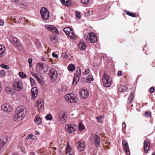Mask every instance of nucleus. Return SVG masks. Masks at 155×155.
Here are the masks:
<instances>
[{
    "mask_svg": "<svg viewBox=\"0 0 155 155\" xmlns=\"http://www.w3.org/2000/svg\"><path fill=\"white\" fill-rule=\"evenodd\" d=\"M25 109L24 107L23 106H20L17 108L13 117L14 121H18L24 117L25 116Z\"/></svg>",
    "mask_w": 155,
    "mask_h": 155,
    "instance_id": "f257e3e1",
    "label": "nucleus"
},
{
    "mask_svg": "<svg viewBox=\"0 0 155 155\" xmlns=\"http://www.w3.org/2000/svg\"><path fill=\"white\" fill-rule=\"evenodd\" d=\"M84 37L88 42H90L91 43H96L97 41L96 36L93 32L88 33V35H84Z\"/></svg>",
    "mask_w": 155,
    "mask_h": 155,
    "instance_id": "f03ea898",
    "label": "nucleus"
},
{
    "mask_svg": "<svg viewBox=\"0 0 155 155\" xmlns=\"http://www.w3.org/2000/svg\"><path fill=\"white\" fill-rule=\"evenodd\" d=\"M65 98L66 101L68 103H76L78 100L77 95L76 94L72 93L66 95Z\"/></svg>",
    "mask_w": 155,
    "mask_h": 155,
    "instance_id": "7ed1b4c3",
    "label": "nucleus"
},
{
    "mask_svg": "<svg viewBox=\"0 0 155 155\" xmlns=\"http://www.w3.org/2000/svg\"><path fill=\"white\" fill-rule=\"evenodd\" d=\"M36 70L39 73H44L48 71V67L46 64L39 63L37 64Z\"/></svg>",
    "mask_w": 155,
    "mask_h": 155,
    "instance_id": "20e7f679",
    "label": "nucleus"
},
{
    "mask_svg": "<svg viewBox=\"0 0 155 155\" xmlns=\"http://www.w3.org/2000/svg\"><path fill=\"white\" fill-rule=\"evenodd\" d=\"M102 81L103 85L105 87H108L111 84V79L108 74L105 72L103 76Z\"/></svg>",
    "mask_w": 155,
    "mask_h": 155,
    "instance_id": "39448f33",
    "label": "nucleus"
},
{
    "mask_svg": "<svg viewBox=\"0 0 155 155\" xmlns=\"http://www.w3.org/2000/svg\"><path fill=\"white\" fill-rule=\"evenodd\" d=\"M12 84L13 88L16 91H20L23 88L22 82L19 79H16L14 81Z\"/></svg>",
    "mask_w": 155,
    "mask_h": 155,
    "instance_id": "423d86ee",
    "label": "nucleus"
},
{
    "mask_svg": "<svg viewBox=\"0 0 155 155\" xmlns=\"http://www.w3.org/2000/svg\"><path fill=\"white\" fill-rule=\"evenodd\" d=\"M66 130L69 134H72L76 131L77 126L74 124H67L65 126Z\"/></svg>",
    "mask_w": 155,
    "mask_h": 155,
    "instance_id": "0eeeda50",
    "label": "nucleus"
},
{
    "mask_svg": "<svg viewBox=\"0 0 155 155\" xmlns=\"http://www.w3.org/2000/svg\"><path fill=\"white\" fill-rule=\"evenodd\" d=\"M40 13L42 18L45 20H47L49 17V13L46 8L43 7L40 10Z\"/></svg>",
    "mask_w": 155,
    "mask_h": 155,
    "instance_id": "6e6552de",
    "label": "nucleus"
},
{
    "mask_svg": "<svg viewBox=\"0 0 155 155\" xmlns=\"http://www.w3.org/2000/svg\"><path fill=\"white\" fill-rule=\"evenodd\" d=\"M48 75L51 81L54 82L57 79L58 74L56 70L54 69H52L49 71Z\"/></svg>",
    "mask_w": 155,
    "mask_h": 155,
    "instance_id": "1a4fd4ad",
    "label": "nucleus"
},
{
    "mask_svg": "<svg viewBox=\"0 0 155 155\" xmlns=\"http://www.w3.org/2000/svg\"><path fill=\"white\" fill-rule=\"evenodd\" d=\"M59 121L61 123H65L67 120V115L64 110H61L59 113L58 117Z\"/></svg>",
    "mask_w": 155,
    "mask_h": 155,
    "instance_id": "9d476101",
    "label": "nucleus"
},
{
    "mask_svg": "<svg viewBox=\"0 0 155 155\" xmlns=\"http://www.w3.org/2000/svg\"><path fill=\"white\" fill-rule=\"evenodd\" d=\"M8 138L6 136H3L0 139V153L2 152L4 150V146L7 142Z\"/></svg>",
    "mask_w": 155,
    "mask_h": 155,
    "instance_id": "9b49d317",
    "label": "nucleus"
},
{
    "mask_svg": "<svg viewBox=\"0 0 155 155\" xmlns=\"http://www.w3.org/2000/svg\"><path fill=\"white\" fill-rule=\"evenodd\" d=\"M150 144V140L147 138L145 140L143 143V148L144 151L146 153H148L149 149Z\"/></svg>",
    "mask_w": 155,
    "mask_h": 155,
    "instance_id": "f8f14e48",
    "label": "nucleus"
},
{
    "mask_svg": "<svg viewBox=\"0 0 155 155\" xmlns=\"http://www.w3.org/2000/svg\"><path fill=\"white\" fill-rule=\"evenodd\" d=\"M2 108L3 110L7 112H10L12 111V107L8 104H5L2 105Z\"/></svg>",
    "mask_w": 155,
    "mask_h": 155,
    "instance_id": "ddd939ff",
    "label": "nucleus"
},
{
    "mask_svg": "<svg viewBox=\"0 0 155 155\" xmlns=\"http://www.w3.org/2000/svg\"><path fill=\"white\" fill-rule=\"evenodd\" d=\"M122 145L123 149L125 151L127 155H129L130 152L127 142L125 140H123L122 141Z\"/></svg>",
    "mask_w": 155,
    "mask_h": 155,
    "instance_id": "4468645a",
    "label": "nucleus"
},
{
    "mask_svg": "<svg viewBox=\"0 0 155 155\" xmlns=\"http://www.w3.org/2000/svg\"><path fill=\"white\" fill-rule=\"evenodd\" d=\"M89 94L88 91L86 89L81 90L80 92V96L83 99L87 98L88 97Z\"/></svg>",
    "mask_w": 155,
    "mask_h": 155,
    "instance_id": "2eb2a0df",
    "label": "nucleus"
},
{
    "mask_svg": "<svg viewBox=\"0 0 155 155\" xmlns=\"http://www.w3.org/2000/svg\"><path fill=\"white\" fill-rule=\"evenodd\" d=\"M32 97L31 99L34 100L38 96V90L36 87H34L31 90Z\"/></svg>",
    "mask_w": 155,
    "mask_h": 155,
    "instance_id": "dca6fc26",
    "label": "nucleus"
},
{
    "mask_svg": "<svg viewBox=\"0 0 155 155\" xmlns=\"http://www.w3.org/2000/svg\"><path fill=\"white\" fill-rule=\"evenodd\" d=\"M77 144L78 145V148L80 150L82 151L84 150L85 145L84 141H81L78 142Z\"/></svg>",
    "mask_w": 155,
    "mask_h": 155,
    "instance_id": "f3484780",
    "label": "nucleus"
},
{
    "mask_svg": "<svg viewBox=\"0 0 155 155\" xmlns=\"http://www.w3.org/2000/svg\"><path fill=\"white\" fill-rule=\"evenodd\" d=\"M44 103L43 101L41 100H38L37 101L36 106L38 109L42 110L44 107Z\"/></svg>",
    "mask_w": 155,
    "mask_h": 155,
    "instance_id": "a211bd4d",
    "label": "nucleus"
},
{
    "mask_svg": "<svg viewBox=\"0 0 155 155\" xmlns=\"http://www.w3.org/2000/svg\"><path fill=\"white\" fill-rule=\"evenodd\" d=\"M74 78H76L79 80L81 75V70L79 67L77 68V70L74 73Z\"/></svg>",
    "mask_w": 155,
    "mask_h": 155,
    "instance_id": "6ab92c4d",
    "label": "nucleus"
},
{
    "mask_svg": "<svg viewBox=\"0 0 155 155\" xmlns=\"http://www.w3.org/2000/svg\"><path fill=\"white\" fill-rule=\"evenodd\" d=\"M97 134V133L95 134L94 139L96 146L97 147H99L100 144V137Z\"/></svg>",
    "mask_w": 155,
    "mask_h": 155,
    "instance_id": "aec40b11",
    "label": "nucleus"
},
{
    "mask_svg": "<svg viewBox=\"0 0 155 155\" xmlns=\"http://www.w3.org/2000/svg\"><path fill=\"white\" fill-rule=\"evenodd\" d=\"M9 39L14 46L16 47L17 46L18 41L16 38L11 36L9 37Z\"/></svg>",
    "mask_w": 155,
    "mask_h": 155,
    "instance_id": "412c9836",
    "label": "nucleus"
},
{
    "mask_svg": "<svg viewBox=\"0 0 155 155\" xmlns=\"http://www.w3.org/2000/svg\"><path fill=\"white\" fill-rule=\"evenodd\" d=\"M128 87V85H127L126 86H120L119 88V91L120 92H124L128 91L130 89V88L129 89Z\"/></svg>",
    "mask_w": 155,
    "mask_h": 155,
    "instance_id": "4be33fe9",
    "label": "nucleus"
},
{
    "mask_svg": "<svg viewBox=\"0 0 155 155\" xmlns=\"http://www.w3.org/2000/svg\"><path fill=\"white\" fill-rule=\"evenodd\" d=\"M5 50V48L3 45H0V58L3 57Z\"/></svg>",
    "mask_w": 155,
    "mask_h": 155,
    "instance_id": "5701e85b",
    "label": "nucleus"
},
{
    "mask_svg": "<svg viewBox=\"0 0 155 155\" xmlns=\"http://www.w3.org/2000/svg\"><path fill=\"white\" fill-rule=\"evenodd\" d=\"M134 93L133 92H132L130 93V95L128 98L127 103L128 104H130L133 101L134 97Z\"/></svg>",
    "mask_w": 155,
    "mask_h": 155,
    "instance_id": "b1692460",
    "label": "nucleus"
},
{
    "mask_svg": "<svg viewBox=\"0 0 155 155\" xmlns=\"http://www.w3.org/2000/svg\"><path fill=\"white\" fill-rule=\"evenodd\" d=\"M50 41L53 43H56L58 41V38L56 35H53L51 36Z\"/></svg>",
    "mask_w": 155,
    "mask_h": 155,
    "instance_id": "393cba45",
    "label": "nucleus"
},
{
    "mask_svg": "<svg viewBox=\"0 0 155 155\" xmlns=\"http://www.w3.org/2000/svg\"><path fill=\"white\" fill-rule=\"evenodd\" d=\"M61 3L65 6L69 7L71 6V1L69 0H60Z\"/></svg>",
    "mask_w": 155,
    "mask_h": 155,
    "instance_id": "a878e982",
    "label": "nucleus"
},
{
    "mask_svg": "<svg viewBox=\"0 0 155 155\" xmlns=\"http://www.w3.org/2000/svg\"><path fill=\"white\" fill-rule=\"evenodd\" d=\"M35 122L36 124H40L41 123V119L40 117L36 116L35 118Z\"/></svg>",
    "mask_w": 155,
    "mask_h": 155,
    "instance_id": "bb28decb",
    "label": "nucleus"
},
{
    "mask_svg": "<svg viewBox=\"0 0 155 155\" xmlns=\"http://www.w3.org/2000/svg\"><path fill=\"white\" fill-rule=\"evenodd\" d=\"M45 28L48 30L51 31V32L53 31L54 28V27L50 25H47L45 26Z\"/></svg>",
    "mask_w": 155,
    "mask_h": 155,
    "instance_id": "cd10ccee",
    "label": "nucleus"
},
{
    "mask_svg": "<svg viewBox=\"0 0 155 155\" xmlns=\"http://www.w3.org/2000/svg\"><path fill=\"white\" fill-rule=\"evenodd\" d=\"M6 92L10 94H14L13 91L12 89L9 87H7L5 88Z\"/></svg>",
    "mask_w": 155,
    "mask_h": 155,
    "instance_id": "c85d7f7f",
    "label": "nucleus"
},
{
    "mask_svg": "<svg viewBox=\"0 0 155 155\" xmlns=\"http://www.w3.org/2000/svg\"><path fill=\"white\" fill-rule=\"evenodd\" d=\"M67 35H68L69 36L71 39H74L75 38L74 33L72 30Z\"/></svg>",
    "mask_w": 155,
    "mask_h": 155,
    "instance_id": "c756f323",
    "label": "nucleus"
},
{
    "mask_svg": "<svg viewBox=\"0 0 155 155\" xmlns=\"http://www.w3.org/2000/svg\"><path fill=\"white\" fill-rule=\"evenodd\" d=\"M93 80V77L91 75H89L87 77L86 81L87 83H89L91 82Z\"/></svg>",
    "mask_w": 155,
    "mask_h": 155,
    "instance_id": "7c9ffc66",
    "label": "nucleus"
},
{
    "mask_svg": "<svg viewBox=\"0 0 155 155\" xmlns=\"http://www.w3.org/2000/svg\"><path fill=\"white\" fill-rule=\"evenodd\" d=\"M72 30V29L69 27L65 28H64L63 30V31L67 35L69 34Z\"/></svg>",
    "mask_w": 155,
    "mask_h": 155,
    "instance_id": "2f4dec72",
    "label": "nucleus"
},
{
    "mask_svg": "<svg viewBox=\"0 0 155 155\" xmlns=\"http://www.w3.org/2000/svg\"><path fill=\"white\" fill-rule=\"evenodd\" d=\"M79 47L81 50H84L86 48V45L83 43H80L79 45Z\"/></svg>",
    "mask_w": 155,
    "mask_h": 155,
    "instance_id": "473e14b6",
    "label": "nucleus"
},
{
    "mask_svg": "<svg viewBox=\"0 0 155 155\" xmlns=\"http://www.w3.org/2000/svg\"><path fill=\"white\" fill-rule=\"evenodd\" d=\"M71 148L70 145L69 144L68 142L66 150V153L67 154L69 153L71 151Z\"/></svg>",
    "mask_w": 155,
    "mask_h": 155,
    "instance_id": "72a5a7b5",
    "label": "nucleus"
},
{
    "mask_svg": "<svg viewBox=\"0 0 155 155\" xmlns=\"http://www.w3.org/2000/svg\"><path fill=\"white\" fill-rule=\"evenodd\" d=\"M68 69L71 71H73L75 69V66L72 64L69 65L68 67Z\"/></svg>",
    "mask_w": 155,
    "mask_h": 155,
    "instance_id": "f704fd0d",
    "label": "nucleus"
},
{
    "mask_svg": "<svg viewBox=\"0 0 155 155\" xmlns=\"http://www.w3.org/2000/svg\"><path fill=\"white\" fill-rule=\"evenodd\" d=\"M126 14L127 15L134 17H137V15L134 13H131L128 11H126Z\"/></svg>",
    "mask_w": 155,
    "mask_h": 155,
    "instance_id": "c9c22d12",
    "label": "nucleus"
},
{
    "mask_svg": "<svg viewBox=\"0 0 155 155\" xmlns=\"http://www.w3.org/2000/svg\"><path fill=\"white\" fill-rule=\"evenodd\" d=\"M104 118V117L102 115H100L98 117H96V118L98 122L99 123H101L102 122V119Z\"/></svg>",
    "mask_w": 155,
    "mask_h": 155,
    "instance_id": "e433bc0d",
    "label": "nucleus"
},
{
    "mask_svg": "<svg viewBox=\"0 0 155 155\" xmlns=\"http://www.w3.org/2000/svg\"><path fill=\"white\" fill-rule=\"evenodd\" d=\"M79 130L80 131H81L85 128V127L84 125L82 123H80L79 125Z\"/></svg>",
    "mask_w": 155,
    "mask_h": 155,
    "instance_id": "4c0bfd02",
    "label": "nucleus"
},
{
    "mask_svg": "<svg viewBox=\"0 0 155 155\" xmlns=\"http://www.w3.org/2000/svg\"><path fill=\"white\" fill-rule=\"evenodd\" d=\"M19 75L21 78H25L26 77V74L22 72H19Z\"/></svg>",
    "mask_w": 155,
    "mask_h": 155,
    "instance_id": "58836bf2",
    "label": "nucleus"
},
{
    "mask_svg": "<svg viewBox=\"0 0 155 155\" xmlns=\"http://www.w3.org/2000/svg\"><path fill=\"white\" fill-rule=\"evenodd\" d=\"M45 118L48 120H52V117L51 114H48L46 116Z\"/></svg>",
    "mask_w": 155,
    "mask_h": 155,
    "instance_id": "ea45409f",
    "label": "nucleus"
},
{
    "mask_svg": "<svg viewBox=\"0 0 155 155\" xmlns=\"http://www.w3.org/2000/svg\"><path fill=\"white\" fill-rule=\"evenodd\" d=\"M146 117H150L151 116V113L149 111L146 112L144 115Z\"/></svg>",
    "mask_w": 155,
    "mask_h": 155,
    "instance_id": "a19ab883",
    "label": "nucleus"
},
{
    "mask_svg": "<svg viewBox=\"0 0 155 155\" xmlns=\"http://www.w3.org/2000/svg\"><path fill=\"white\" fill-rule=\"evenodd\" d=\"M90 0H81V3L84 5H86L89 3Z\"/></svg>",
    "mask_w": 155,
    "mask_h": 155,
    "instance_id": "79ce46f5",
    "label": "nucleus"
},
{
    "mask_svg": "<svg viewBox=\"0 0 155 155\" xmlns=\"http://www.w3.org/2000/svg\"><path fill=\"white\" fill-rule=\"evenodd\" d=\"M19 4L22 6L21 7L22 8H27L28 7L27 4L20 3H19Z\"/></svg>",
    "mask_w": 155,
    "mask_h": 155,
    "instance_id": "37998d69",
    "label": "nucleus"
},
{
    "mask_svg": "<svg viewBox=\"0 0 155 155\" xmlns=\"http://www.w3.org/2000/svg\"><path fill=\"white\" fill-rule=\"evenodd\" d=\"M33 77L35 78L36 80H37L39 82H40L41 81V79L38 76H37L35 74H34L33 75Z\"/></svg>",
    "mask_w": 155,
    "mask_h": 155,
    "instance_id": "c03bdc74",
    "label": "nucleus"
},
{
    "mask_svg": "<svg viewBox=\"0 0 155 155\" xmlns=\"http://www.w3.org/2000/svg\"><path fill=\"white\" fill-rule=\"evenodd\" d=\"M79 80L77 79L76 78H74L73 81V84L74 85H75L78 82V81Z\"/></svg>",
    "mask_w": 155,
    "mask_h": 155,
    "instance_id": "a18cd8bd",
    "label": "nucleus"
},
{
    "mask_svg": "<svg viewBox=\"0 0 155 155\" xmlns=\"http://www.w3.org/2000/svg\"><path fill=\"white\" fill-rule=\"evenodd\" d=\"M1 67L2 68H5L6 69H8L9 68V66H8L4 64H1Z\"/></svg>",
    "mask_w": 155,
    "mask_h": 155,
    "instance_id": "49530a36",
    "label": "nucleus"
},
{
    "mask_svg": "<svg viewBox=\"0 0 155 155\" xmlns=\"http://www.w3.org/2000/svg\"><path fill=\"white\" fill-rule=\"evenodd\" d=\"M90 72V70L89 69H86L84 72L82 73L83 75H86L88 74Z\"/></svg>",
    "mask_w": 155,
    "mask_h": 155,
    "instance_id": "de8ad7c7",
    "label": "nucleus"
},
{
    "mask_svg": "<svg viewBox=\"0 0 155 155\" xmlns=\"http://www.w3.org/2000/svg\"><path fill=\"white\" fill-rule=\"evenodd\" d=\"M0 74L2 76L4 77L5 75V72L3 70H2L0 71Z\"/></svg>",
    "mask_w": 155,
    "mask_h": 155,
    "instance_id": "09e8293b",
    "label": "nucleus"
},
{
    "mask_svg": "<svg viewBox=\"0 0 155 155\" xmlns=\"http://www.w3.org/2000/svg\"><path fill=\"white\" fill-rule=\"evenodd\" d=\"M32 61V59L31 58H29L28 60V62L29 64V67H30L31 65V63Z\"/></svg>",
    "mask_w": 155,
    "mask_h": 155,
    "instance_id": "8fccbe9b",
    "label": "nucleus"
},
{
    "mask_svg": "<svg viewBox=\"0 0 155 155\" xmlns=\"http://www.w3.org/2000/svg\"><path fill=\"white\" fill-rule=\"evenodd\" d=\"M34 136L31 134H30L28 135L26 137V140H28L29 139L31 138L32 137H33Z\"/></svg>",
    "mask_w": 155,
    "mask_h": 155,
    "instance_id": "3c124183",
    "label": "nucleus"
},
{
    "mask_svg": "<svg viewBox=\"0 0 155 155\" xmlns=\"http://www.w3.org/2000/svg\"><path fill=\"white\" fill-rule=\"evenodd\" d=\"M76 17L77 18H81V14L80 13H79L77 12H76Z\"/></svg>",
    "mask_w": 155,
    "mask_h": 155,
    "instance_id": "603ef678",
    "label": "nucleus"
},
{
    "mask_svg": "<svg viewBox=\"0 0 155 155\" xmlns=\"http://www.w3.org/2000/svg\"><path fill=\"white\" fill-rule=\"evenodd\" d=\"M30 80L31 81V85H33V84H35V80L32 78H30Z\"/></svg>",
    "mask_w": 155,
    "mask_h": 155,
    "instance_id": "864d4df0",
    "label": "nucleus"
},
{
    "mask_svg": "<svg viewBox=\"0 0 155 155\" xmlns=\"http://www.w3.org/2000/svg\"><path fill=\"white\" fill-rule=\"evenodd\" d=\"M150 92V93H153L154 91V88L153 87H151L149 89Z\"/></svg>",
    "mask_w": 155,
    "mask_h": 155,
    "instance_id": "5fc2aeb1",
    "label": "nucleus"
},
{
    "mask_svg": "<svg viewBox=\"0 0 155 155\" xmlns=\"http://www.w3.org/2000/svg\"><path fill=\"white\" fill-rule=\"evenodd\" d=\"M52 56L54 58H58V56L55 52H53L52 54Z\"/></svg>",
    "mask_w": 155,
    "mask_h": 155,
    "instance_id": "6e6d98bb",
    "label": "nucleus"
},
{
    "mask_svg": "<svg viewBox=\"0 0 155 155\" xmlns=\"http://www.w3.org/2000/svg\"><path fill=\"white\" fill-rule=\"evenodd\" d=\"M53 29H54V31H52V32H55L56 33H58V31L56 28L54 27V28H53Z\"/></svg>",
    "mask_w": 155,
    "mask_h": 155,
    "instance_id": "4d7b16f0",
    "label": "nucleus"
},
{
    "mask_svg": "<svg viewBox=\"0 0 155 155\" xmlns=\"http://www.w3.org/2000/svg\"><path fill=\"white\" fill-rule=\"evenodd\" d=\"M122 71H119L117 73V75L118 76H121V75H122Z\"/></svg>",
    "mask_w": 155,
    "mask_h": 155,
    "instance_id": "13d9d810",
    "label": "nucleus"
},
{
    "mask_svg": "<svg viewBox=\"0 0 155 155\" xmlns=\"http://www.w3.org/2000/svg\"><path fill=\"white\" fill-rule=\"evenodd\" d=\"M4 23V22L1 19H0V26H2Z\"/></svg>",
    "mask_w": 155,
    "mask_h": 155,
    "instance_id": "bf43d9fd",
    "label": "nucleus"
},
{
    "mask_svg": "<svg viewBox=\"0 0 155 155\" xmlns=\"http://www.w3.org/2000/svg\"><path fill=\"white\" fill-rule=\"evenodd\" d=\"M122 126L123 128H126V124L124 122H123L122 124Z\"/></svg>",
    "mask_w": 155,
    "mask_h": 155,
    "instance_id": "052dcab7",
    "label": "nucleus"
},
{
    "mask_svg": "<svg viewBox=\"0 0 155 155\" xmlns=\"http://www.w3.org/2000/svg\"><path fill=\"white\" fill-rule=\"evenodd\" d=\"M93 12L91 11H89L88 13L87 14H89V15H92L93 14Z\"/></svg>",
    "mask_w": 155,
    "mask_h": 155,
    "instance_id": "680f3d73",
    "label": "nucleus"
},
{
    "mask_svg": "<svg viewBox=\"0 0 155 155\" xmlns=\"http://www.w3.org/2000/svg\"><path fill=\"white\" fill-rule=\"evenodd\" d=\"M12 1L16 4H18V3L19 1L18 0H13Z\"/></svg>",
    "mask_w": 155,
    "mask_h": 155,
    "instance_id": "e2e57ef3",
    "label": "nucleus"
},
{
    "mask_svg": "<svg viewBox=\"0 0 155 155\" xmlns=\"http://www.w3.org/2000/svg\"><path fill=\"white\" fill-rule=\"evenodd\" d=\"M29 155H35V153L34 152H31L29 153Z\"/></svg>",
    "mask_w": 155,
    "mask_h": 155,
    "instance_id": "0e129e2a",
    "label": "nucleus"
},
{
    "mask_svg": "<svg viewBox=\"0 0 155 155\" xmlns=\"http://www.w3.org/2000/svg\"><path fill=\"white\" fill-rule=\"evenodd\" d=\"M35 134L36 135H39V134L40 133L38 131H35Z\"/></svg>",
    "mask_w": 155,
    "mask_h": 155,
    "instance_id": "69168bd1",
    "label": "nucleus"
},
{
    "mask_svg": "<svg viewBox=\"0 0 155 155\" xmlns=\"http://www.w3.org/2000/svg\"><path fill=\"white\" fill-rule=\"evenodd\" d=\"M41 60L42 61H45V57H42L41 58Z\"/></svg>",
    "mask_w": 155,
    "mask_h": 155,
    "instance_id": "338daca9",
    "label": "nucleus"
},
{
    "mask_svg": "<svg viewBox=\"0 0 155 155\" xmlns=\"http://www.w3.org/2000/svg\"><path fill=\"white\" fill-rule=\"evenodd\" d=\"M2 90V87L1 86V83L0 82V93L1 92Z\"/></svg>",
    "mask_w": 155,
    "mask_h": 155,
    "instance_id": "774afa93",
    "label": "nucleus"
}]
</instances>
